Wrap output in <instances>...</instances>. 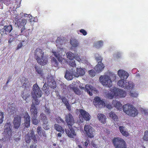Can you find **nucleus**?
Instances as JSON below:
<instances>
[{"label":"nucleus","instance_id":"1","mask_svg":"<svg viewBox=\"0 0 148 148\" xmlns=\"http://www.w3.org/2000/svg\"><path fill=\"white\" fill-rule=\"evenodd\" d=\"M112 104L114 107L119 110H121L123 108L124 112L130 116L134 117L138 113V110L133 106L130 104H125L123 107L120 102L116 100H113Z\"/></svg>","mask_w":148,"mask_h":148},{"label":"nucleus","instance_id":"2","mask_svg":"<svg viewBox=\"0 0 148 148\" xmlns=\"http://www.w3.org/2000/svg\"><path fill=\"white\" fill-rule=\"evenodd\" d=\"M65 121L69 126V130L65 129V132L68 136L70 138H74L76 134L74 130L72 127L75 123L73 116L70 113L66 116Z\"/></svg>","mask_w":148,"mask_h":148},{"label":"nucleus","instance_id":"3","mask_svg":"<svg viewBox=\"0 0 148 148\" xmlns=\"http://www.w3.org/2000/svg\"><path fill=\"white\" fill-rule=\"evenodd\" d=\"M34 56L37 62L40 65H44L48 63V58L45 55L42 50L40 48H37L35 51Z\"/></svg>","mask_w":148,"mask_h":148},{"label":"nucleus","instance_id":"4","mask_svg":"<svg viewBox=\"0 0 148 148\" xmlns=\"http://www.w3.org/2000/svg\"><path fill=\"white\" fill-rule=\"evenodd\" d=\"M126 92L125 91L120 89L114 87L110 90V92L107 95V97L110 99H112L115 97H124L126 95Z\"/></svg>","mask_w":148,"mask_h":148},{"label":"nucleus","instance_id":"5","mask_svg":"<svg viewBox=\"0 0 148 148\" xmlns=\"http://www.w3.org/2000/svg\"><path fill=\"white\" fill-rule=\"evenodd\" d=\"M32 89L33 90L31 92L32 96L34 100L35 104L36 105H38L39 104L40 101L37 98L41 97L42 94V92L36 83L33 85Z\"/></svg>","mask_w":148,"mask_h":148},{"label":"nucleus","instance_id":"6","mask_svg":"<svg viewBox=\"0 0 148 148\" xmlns=\"http://www.w3.org/2000/svg\"><path fill=\"white\" fill-rule=\"evenodd\" d=\"M12 125L10 123H6L4 126V130L2 134L6 140L10 139L12 136Z\"/></svg>","mask_w":148,"mask_h":148},{"label":"nucleus","instance_id":"7","mask_svg":"<svg viewBox=\"0 0 148 148\" xmlns=\"http://www.w3.org/2000/svg\"><path fill=\"white\" fill-rule=\"evenodd\" d=\"M27 22V20L25 19H19L17 20L16 23L19 28L21 29V34L22 35L27 36L29 34V32H27V30L25 29V25Z\"/></svg>","mask_w":148,"mask_h":148},{"label":"nucleus","instance_id":"8","mask_svg":"<svg viewBox=\"0 0 148 148\" xmlns=\"http://www.w3.org/2000/svg\"><path fill=\"white\" fill-rule=\"evenodd\" d=\"M112 142L115 148H127L125 142L120 138H114Z\"/></svg>","mask_w":148,"mask_h":148},{"label":"nucleus","instance_id":"9","mask_svg":"<svg viewBox=\"0 0 148 148\" xmlns=\"http://www.w3.org/2000/svg\"><path fill=\"white\" fill-rule=\"evenodd\" d=\"M125 82L124 79H121L118 82L117 85L120 87L125 89H131L134 87V85L132 82H126L125 83Z\"/></svg>","mask_w":148,"mask_h":148},{"label":"nucleus","instance_id":"10","mask_svg":"<svg viewBox=\"0 0 148 148\" xmlns=\"http://www.w3.org/2000/svg\"><path fill=\"white\" fill-rule=\"evenodd\" d=\"M100 82L103 86H105L108 87L112 86V84L111 80L110 77L108 75H101L99 78Z\"/></svg>","mask_w":148,"mask_h":148},{"label":"nucleus","instance_id":"11","mask_svg":"<svg viewBox=\"0 0 148 148\" xmlns=\"http://www.w3.org/2000/svg\"><path fill=\"white\" fill-rule=\"evenodd\" d=\"M84 130L87 136L90 138L94 137V134L95 130L91 126L89 125H85L84 127Z\"/></svg>","mask_w":148,"mask_h":148},{"label":"nucleus","instance_id":"12","mask_svg":"<svg viewBox=\"0 0 148 148\" xmlns=\"http://www.w3.org/2000/svg\"><path fill=\"white\" fill-rule=\"evenodd\" d=\"M30 138L33 140L34 142L35 143H37V141L39 139V137L38 135L34 134V131L33 130L30 131V137L26 139V142L27 143H29L31 141Z\"/></svg>","mask_w":148,"mask_h":148},{"label":"nucleus","instance_id":"13","mask_svg":"<svg viewBox=\"0 0 148 148\" xmlns=\"http://www.w3.org/2000/svg\"><path fill=\"white\" fill-rule=\"evenodd\" d=\"M12 29V27L11 25H5L3 28L0 29V33L2 36H5L9 33Z\"/></svg>","mask_w":148,"mask_h":148},{"label":"nucleus","instance_id":"14","mask_svg":"<svg viewBox=\"0 0 148 148\" xmlns=\"http://www.w3.org/2000/svg\"><path fill=\"white\" fill-rule=\"evenodd\" d=\"M21 117L18 115H16L14 118L13 121L14 128L18 129L20 127L21 121Z\"/></svg>","mask_w":148,"mask_h":148},{"label":"nucleus","instance_id":"15","mask_svg":"<svg viewBox=\"0 0 148 148\" xmlns=\"http://www.w3.org/2000/svg\"><path fill=\"white\" fill-rule=\"evenodd\" d=\"M93 103L97 107L101 108L105 104L104 101L101 100L98 97H96L94 99Z\"/></svg>","mask_w":148,"mask_h":148},{"label":"nucleus","instance_id":"16","mask_svg":"<svg viewBox=\"0 0 148 148\" xmlns=\"http://www.w3.org/2000/svg\"><path fill=\"white\" fill-rule=\"evenodd\" d=\"M35 102H32V103L31 106L30 108V111L32 116H37L38 113L37 108L36 107Z\"/></svg>","mask_w":148,"mask_h":148},{"label":"nucleus","instance_id":"17","mask_svg":"<svg viewBox=\"0 0 148 148\" xmlns=\"http://www.w3.org/2000/svg\"><path fill=\"white\" fill-rule=\"evenodd\" d=\"M24 118L25 126L26 128H29L30 126V117L27 112L25 113Z\"/></svg>","mask_w":148,"mask_h":148},{"label":"nucleus","instance_id":"18","mask_svg":"<svg viewBox=\"0 0 148 148\" xmlns=\"http://www.w3.org/2000/svg\"><path fill=\"white\" fill-rule=\"evenodd\" d=\"M79 112L83 118L86 121H88L90 119V116L87 112L83 109H81Z\"/></svg>","mask_w":148,"mask_h":148},{"label":"nucleus","instance_id":"19","mask_svg":"<svg viewBox=\"0 0 148 148\" xmlns=\"http://www.w3.org/2000/svg\"><path fill=\"white\" fill-rule=\"evenodd\" d=\"M118 74L121 79H126L129 76V74L123 70H120L118 71Z\"/></svg>","mask_w":148,"mask_h":148},{"label":"nucleus","instance_id":"20","mask_svg":"<svg viewBox=\"0 0 148 148\" xmlns=\"http://www.w3.org/2000/svg\"><path fill=\"white\" fill-rule=\"evenodd\" d=\"M37 132L39 135L41 137L46 138V134L45 131L43 130L40 126H38L37 128Z\"/></svg>","mask_w":148,"mask_h":148},{"label":"nucleus","instance_id":"21","mask_svg":"<svg viewBox=\"0 0 148 148\" xmlns=\"http://www.w3.org/2000/svg\"><path fill=\"white\" fill-rule=\"evenodd\" d=\"M85 70L84 69L82 68H77L76 72L73 73L74 76L76 77H78L79 76H82L85 74Z\"/></svg>","mask_w":148,"mask_h":148},{"label":"nucleus","instance_id":"22","mask_svg":"<svg viewBox=\"0 0 148 148\" xmlns=\"http://www.w3.org/2000/svg\"><path fill=\"white\" fill-rule=\"evenodd\" d=\"M104 67V64L102 63H98L94 67L96 73H99L102 71Z\"/></svg>","mask_w":148,"mask_h":148},{"label":"nucleus","instance_id":"23","mask_svg":"<svg viewBox=\"0 0 148 148\" xmlns=\"http://www.w3.org/2000/svg\"><path fill=\"white\" fill-rule=\"evenodd\" d=\"M92 86L87 84L85 86V90L87 92L90 96H91L92 95V92L94 90Z\"/></svg>","mask_w":148,"mask_h":148},{"label":"nucleus","instance_id":"24","mask_svg":"<svg viewBox=\"0 0 148 148\" xmlns=\"http://www.w3.org/2000/svg\"><path fill=\"white\" fill-rule=\"evenodd\" d=\"M8 111L9 114L10 115L14 114L16 112V111L15 106H14L12 104H11V106H9Z\"/></svg>","mask_w":148,"mask_h":148},{"label":"nucleus","instance_id":"25","mask_svg":"<svg viewBox=\"0 0 148 148\" xmlns=\"http://www.w3.org/2000/svg\"><path fill=\"white\" fill-rule=\"evenodd\" d=\"M97 117L99 121L103 123H105L106 122V116L103 114H98Z\"/></svg>","mask_w":148,"mask_h":148},{"label":"nucleus","instance_id":"26","mask_svg":"<svg viewBox=\"0 0 148 148\" xmlns=\"http://www.w3.org/2000/svg\"><path fill=\"white\" fill-rule=\"evenodd\" d=\"M54 127L55 130L57 131L60 132L61 133H63L64 132V130L62 127L57 124H55L54 125Z\"/></svg>","mask_w":148,"mask_h":148},{"label":"nucleus","instance_id":"27","mask_svg":"<svg viewBox=\"0 0 148 148\" xmlns=\"http://www.w3.org/2000/svg\"><path fill=\"white\" fill-rule=\"evenodd\" d=\"M48 85L50 87L53 89H54L56 87V82L53 79L49 81L48 79Z\"/></svg>","mask_w":148,"mask_h":148},{"label":"nucleus","instance_id":"28","mask_svg":"<svg viewBox=\"0 0 148 148\" xmlns=\"http://www.w3.org/2000/svg\"><path fill=\"white\" fill-rule=\"evenodd\" d=\"M40 117L43 123H45L48 122L47 118L44 113H41Z\"/></svg>","mask_w":148,"mask_h":148},{"label":"nucleus","instance_id":"29","mask_svg":"<svg viewBox=\"0 0 148 148\" xmlns=\"http://www.w3.org/2000/svg\"><path fill=\"white\" fill-rule=\"evenodd\" d=\"M71 45L73 47H77L79 45V43L75 39H72L70 41Z\"/></svg>","mask_w":148,"mask_h":148},{"label":"nucleus","instance_id":"30","mask_svg":"<svg viewBox=\"0 0 148 148\" xmlns=\"http://www.w3.org/2000/svg\"><path fill=\"white\" fill-rule=\"evenodd\" d=\"M109 117L114 121H117L118 119V117L113 112H111L109 113Z\"/></svg>","mask_w":148,"mask_h":148},{"label":"nucleus","instance_id":"31","mask_svg":"<svg viewBox=\"0 0 148 148\" xmlns=\"http://www.w3.org/2000/svg\"><path fill=\"white\" fill-rule=\"evenodd\" d=\"M66 56L67 58L69 59L72 60L75 58V54L71 51H69L66 53Z\"/></svg>","mask_w":148,"mask_h":148},{"label":"nucleus","instance_id":"32","mask_svg":"<svg viewBox=\"0 0 148 148\" xmlns=\"http://www.w3.org/2000/svg\"><path fill=\"white\" fill-rule=\"evenodd\" d=\"M103 45V42L102 41H100L95 43L94 44V47L98 49L101 47Z\"/></svg>","mask_w":148,"mask_h":148},{"label":"nucleus","instance_id":"33","mask_svg":"<svg viewBox=\"0 0 148 148\" xmlns=\"http://www.w3.org/2000/svg\"><path fill=\"white\" fill-rule=\"evenodd\" d=\"M31 121L32 123L34 125H37L39 122V120L37 119V116H32L31 118Z\"/></svg>","mask_w":148,"mask_h":148},{"label":"nucleus","instance_id":"34","mask_svg":"<svg viewBox=\"0 0 148 148\" xmlns=\"http://www.w3.org/2000/svg\"><path fill=\"white\" fill-rule=\"evenodd\" d=\"M52 64L55 67H58V62L53 57L51 60Z\"/></svg>","mask_w":148,"mask_h":148},{"label":"nucleus","instance_id":"35","mask_svg":"<svg viewBox=\"0 0 148 148\" xmlns=\"http://www.w3.org/2000/svg\"><path fill=\"white\" fill-rule=\"evenodd\" d=\"M64 77L68 80H71L73 79V75L69 72H66Z\"/></svg>","mask_w":148,"mask_h":148},{"label":"nucleus","instance_id":"36","mask_svg":"<svg viewBox=\"0 0 148 148\" xmlns=\"http://www.w3.org/2000/svg\"><path fill=\"white\" fill-rule=\"evenodd\" d=\"M71 89L76 94L78 95H80L81 94V93L80 91L77 87H71Z\"/></svg>","mask_w":148,"mask_h":148},{"label":"nucleus","instance_id":"37","mask_svg":"<svg viewBox=\"0 0 148 148\" xmlns=\"http://www.w3.org/2000/svg\"><path fill=\"white\" fill-rule=\"evenodd\" d=\"M52 52L54 55L58 60L59 61H62V58L61 57L60 53L56 52Z\"/></svg>","mask_w":148,"mask_h":148},{"label":"nucleus","instance_id":"38","mask_svg":"<svg viewBox=\"0 0 148 148\" xmlns=\"http://www.w3.org/2000/svg\"><path fill=\"white\" fill-rule=\"evenodd\" d=\"M23 86L24 87V88L26 90L29 89L31 86L30 83L28 81H25Z\"/></svg>","mask_w":148,"mask_h":148},{"label":"nucleus","instance_id":"39","mask_svg":"<svg viewBox=\"0 0 148 148\" xmlns=\"http://www.w3.org/2000/svg\"><path fill=\"white\" fill-rule=\"evenodd\" d=\"M143 139L144 140L148 141V131H146L145 132L144 135Z\"/></svg>","mask_w":148,"mask_h":148},{"label":"nucleus","instance_id":"40","mask_svg":"<svg viewBox=\"0 0 148 148\" xmlns=\"http://www.w3.org/2000/svg\"><path fill=\"white\" fill-rule=\"evenodd\" d=\"M56 120L58 123H60L61 122L62 123H64V121L59 116L56 117Z\"/></svg>","mask_w":148,"mask_h":148},{"label":"nucleus","instance_id":"41","mask_svg":"<svg viewBox=\"0 0 148 148\" xmlns=\"http://www.w3.org/2000/svg\"><path fill=\"white\" fill-rule=\"evenodd\" d=\"M48 124V122L47 123H43L42 126L43 128L45 130H47L49 129V126Z\"/></svg>","mask_w":148,"mask_h":148},{"label":"nucleus","instance_id":"42","mask_svg":"<svg viewBox=\"0 0 148 148\" xmlns=\"http://www.w3.org/2000/svg\"><path fill=\"white\" fill-rule=\"evenodd\" d=\"M61 40L62 39H61L60 37H58L57 38V40H56V42L57 43L56 46L57 47H59V44L60 45L62 44V42H61V41L62 40Z\"/></svg>","mask_w":148,"mask_h":148},{"label":"nucleus","instance_id":"43","mask_svg":"<svg viewBox=\"0 0 148 148\" xmlns=\"http://www.w3.org/2000/svg\"><path fill=\"white\" fill-rule=\"evenodd\" d=\"M88 73L89 75L91 77H93L95 75L96 72H95V71H94L93 70H91L88 71Z\"/></svg>","mask_w":148,"mask_h":148},{"label":"nucleus","instance_id":"44","mask_svg":"<svg viewBox=\"0 0 148 148\" xmlns=\"http://www.w3.org/2000/svg\"><path fill=\"white\" fill-rule=\"evenodd\" d=\"M3 113L0 112V124L3 121L4 116Z\"/></svg>","mask_w":148,"mask_h":148},{"label":"nucleus","instance_id":"45","mask_svg":"<svg viewBox=\"0 0 148 148\" xmlns=\"http://www.w3.org/2000/svg\"><path fill=\"white\" fill-rule=\"evenodd\" d=\"M119 129L121 133H122L124 131L126 130V129L125 127L123 126H120L119 127Z\"/></svg>","mask_w":148,"mask_h":148},{"label":"nucleus","instance_id":"46","mask_svg":"<svg viewBox=\"0 0 148 148\" xmlns=\"http://www.w3.org/2000/svg\"><path fill=\"white\" fill-rule=\"evenodd\" d=\"M95 59L98 62V63H101L102 58L100 56L96 57Z\"/></svg>","mask_w":148,"mask_h":148},{"label":"nucleus","instance_id":"47","mask_svg":"<svg viewBox=\"0 0 148 148\" xmlns=\"http://www.w3.org/2000/svg\"><path fill=\"white\" fill-rule=\"evenodd\" d=\"M62 102L65 105L69 103L67 99L65 97H62Z\"/></svg>","mask_w":148,"mask_h":148},{"label":"nucleus","instance_id":"48","mask_svg":"<svg viewBox=\"0 0 148 148\" xmlns=\"http://www.w3.org/2000/svg\"><path fill=\"white\" fill-rule=\"evenodd\" d=\"M35 68L36 72L40 75H42V71L39 68H38L37 67H35Z\"/></svg>","mask_w":148,"mask_h":148},{"label":"nucleus","instance_id":"49","mask_svg":"<svg viewBox=\"0 0 148 148\" xmlns=\"http://www.w3.org/2000/svg\"><path fill=\"white\" fill-rule=\"evenodd\" d=\"M130 95L131 96L133 97H137L138 96V94L137 93L135 92H130Z\"/></svg>","mask_w":148,"mask_h":148},{"label":"nucleus","instance_id":"50","mask_svg":"<svg viewBox=\"0 0 148 148\" xmlns=\"http://www.w3.org/2000/svg\"><path fill=\"white\" fill-rule=\"evenodd\" d=\"M79 32H80L84 36L86 35L87 34L86 31L85 30L83 29H80L79 30Z\"/></svg>","mask_w":148,"mask_h":148},{"label":"nucleus","instance_id":"51","mask_svg":"<svg viewBox=\"0 0 148 148\" xmlns=\"http://www.w3.org/2000/svg\"><path fill=\"white\" fill-rule=\"evenodd\" d=\"M121 134L123 136L126 137L128 136L129 135V133L126 130L124 131Z\"/></svg>","mask_w":148,"mask_h":148},{"label":"nucleus","instance_id":"52","mask_svg":"<svg viewBox=\"0 0 148 148\" xmlns=\"http://www.w3.org/2000/svg\"><path fill=\"white\" fill-rule=\"evenodd\" d=\"M75 58H74L79 62L81 61V59L80 58L79 56H78V54H77V55L75 54Z\"/></svg>","mask_w":148,"mask_h":148},{"label":"nucleus","instance_id":"53","mask_svg":"<svg viewBox=\"0 0 148 148\" xmlns=\"http://www.w3.org/2000/svg\"><path fill=\"white\" fill-rule=\"evenodd\" d=\"M69 64L70 66L72 67H74L76 66V64L74 61H71L70 62Z\"/></svg>","mask_w":148,"mask_h":148},{"label":"nucleus","instance_id":"54","mask_svg":"<svg viewBox=\"0 0 148 148\" xmlns=\"http://www.w3.org/2000/svg\"><path fill=\"white\" fill-rule=\"evenodd\" d=\"M48 85L46 84H44V85L43 86V87L42 88V89L43 91L45 90L46 89H48V88H49L48 87Z\"/></svg>","mask_w":148,"mask_h":148},{"label":"nucleus","instance_id":"55","mask_svg":"<svg viewBox=\"0 0 148 148\" xmlns=\"http://www.w3.org/2000/svg\"><path fill=\"white\" fill-rule=\"evenodd\" d=\"M23 46V44L22 42H20L18 45L16 49H18L21 48Z\"/></svg>","mask_w":148,"mask_h":148},{"label":"nucleus","instance_id":"56","mask_svg":"<svg viewBox=\"0 0 148 148\" xmlns=\"http://www.w3.org/2000/svg\"><path fill=\"white\" fill-rule=\"evenodd\" d=\"M66 106V108L69 110H71V107L70 105H69V103H67L65 105Z\"/></svg>","mask_w":148,"mask_h":148},{"label":"nucleus","instance_id":"57","mask_svg":"<svg viewBox=\"0 0 148 148\" xmlns=\"http://www.w3.org/2000/svg\"><path fill=\"white\" fill-rule=\"evenodd\" d=\"M43 91L47 95H48L49 94V88H48L47 89H46Z\"/></svg>","mask_w":148,"mask_h":148},{"label":"nucleus","instance_id":"58","mask_svg":"<svg viewBox=\"0 0 148 148\" xmlns=\"http://www.w3.org/2000/svg\"><path fill=\"white\" fill-rule=\"evenodd\" d=\"M45 112L48 114H49L50 112V109L47 108H45Z\"/></svg>","mask_w":148,"mask_h":148},{"label":"nucleus","instance_id":"59","mask_svg":"<svg viewBox=\"0 0 148 148\" xmlns=\"http://www.w3.org/2000/svg\"><path fill=\"white\" fill-rule=\"evenodd\" d=\"M106 107L108 108L109 109L112 108V106L111 104H107L106 105Z\"/></svg>","mask_w":148,"mask_h":148},{"label":"nucleus","instance_id":"60","mask_svg":"<svg viewBox=\"0 0 148 148\" xmlns=\"http://www.w3.org/2000/svg\"><path fill=\"white\" fill-rule=\"evenodd\" d=\"M89 140H86V142H85L84 143V145H85V146L86 147H87L88 146V143H89Z\"/></svg>","mask_w":148,"mask_h":148},{"label":"nucleus","instance_id":"61","mask_svg":"<svg viewBox=\"0 0 148 148\" xmlns=\"http://www.w3.org/2000/svg\"><path fill=\"white\" fill-rule=\"evenodd\" d=\"M30 148H37L36 145L33 144L31 145L30 146Z\"/></svg>","mask_w":148,"mask_h":148},{"label":"nucleus","instance_id":"62","mask_svg":"<svg viewBox=\"0 0 148 148\" xmlns=\"http://www.w3.org/2000/svg\"><path fill=\"white\" fill-rule=\"evenodd\" d=\"M11 79V77H9V78H8V81H7V82L6 83V84H8L9 82H10V79Z\"/></svg>","mask_w":148,"mask_h":148},{"label":"nucleus","instance_id":"63","mask_svg":"<svg viewBox=\"0 0 148 148\" xmlns=\"http://www.w3.org/2000/svg\"><path fill=\"white\" fill-rule=\"evenodd\" d=\"M61 133H58V134H57V136L58 137H61V136H62V134H61Z\"/></svg>","mask_w":148,"mask_h":148},{"label":"nucleus","instance_id":"64","mask_svg":"<svg viewBox=\"0 0 148 148\" xmlns=\"http://www.w3.org/2000/svg\"><path fill=\"white\" fill-rule=\"evenodd\" d=\"M62 97L60 95H59L58 96V99H61L62 100Z\"/></svg>","mask_w":148,"mask_h":148}]
</instances>
